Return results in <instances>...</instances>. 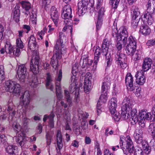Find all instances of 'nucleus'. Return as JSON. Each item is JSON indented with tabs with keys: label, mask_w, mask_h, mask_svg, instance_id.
Here are the masks:
<instances>
[{
	"label": "nucleus",
	"mask_w": 155,
	"mask_h": 155,
	"mask_svg": "<svg viewBox=\"0 0 155 155\" xmlns=\"http://www.w3.org/2000/svg\"><path fill=\"white\" fill-rule=\"evenodd\" d=\"M122 109L127 111H130L132 109V107L133 106L132 101L127 97H126L124 99L122 102Z\"/></svg>",
	"instance_id": "obj_17"
},
{
	"label": "nucleus",
	"mask_w": 155,
	"mask_h": 155,
	"mask_svg": "<svg viewBox=\"0 0 155 155\" xmlns=\"http://www.w3.org/2000/svg\"><path fill=\"white\" fill-rule=\"evenodd\" d=\"M147 12L150 13L155 12V0L152 1L151 5L150 1H149L146 5Z\"/></svg>",
	"instance_id": "obj_35"
},
{
	"label": "nucleus",
	"mask_w": 155,
	"mask_h": 155,
	"mask_svg": "<svg viewBox=\"0 0 155 155\" xmlns=\"http://www.w3.org/2000/svg\"><path fill=\"white\" fill-rule=\"evenodd\" d=\"M14 107L13 103L12 101H9L8 104L7 111L8 113H9L10 115L11 116L12 119V117L15 114V111L13 110Z\"/></svg>",
	"instance_id": "obj_32"
},
{
	"label": "nucleus",
	"mask_w": 155,
	"mask_h": 155,
	"mask_svg": "<svg viewBox=\"0 0 155 155\" xmlns=\"http://www.w3.org/2000/svg\"><path fill=\"white\" fill-rule=\"evenodd\" d=\"M64 94H65V97L67 100V102L68 104H65L64 102L63 101H61V106H64L65 108H66L68 107V104L69 107L71 106V99L69 94V93L68 91L64 90Z\"/></svg>",
	"instance_id": "obj_26"
},
{
	"label": "nucleus",
	"mask_w": 155,
	"mask_h": 155,
	"mask_svg": "<svg viewBox=\"0 0 155 155\" xmlns=\"http://www.w3.org/2000/svg\"><path fill=\"white\" fill-rule=\"evenodd\" d=\"M142 150L141 149H136L134 152V155H142Z\"/></svg>",
	"instance_id": "obj_64"
},
{
	"label": "nucleus",
	"mask_w": 155,
	"mask_h": 155,
	"mask_svg": "<svg viewBox=\"0 0 155 155\" xmlns=\"http://www.w3.org/2000/svg\"><path fill=\"white\" fill-rule=\"evenodd\" d=\"M24 47V45L20 38L16 40V45L12 47L10 43L7 42L5 46L6 53L10 54L11 56L15 55L19 56L21 54V49Z\"/></svg>",
	"instance_id": "obj_3"
},
{
	"label": "nucleus",
	"mask_w": 155,
	"mask_h": 155,
	"mask_svg": "<svg viewBox=\"0 0 155 155\" xmlns=\"http://www.w3.org/2000/svg\"><path fill=\"white\" fill-rule=\"evenodd\" d=\"M29 120L30 119L26 117H24L22 118V126L24 127H27L29 123Z\"/></svg>",
	"instance_id": "obj_59"
},
{
	"label": "nucleus",
	"mask_w": 155,
	"mask_h": 155,
	"mask_svg": "<svg viewBox=\"0 0 155 155\" xmlns=\"http://www.w3.org/2000/svg\"><path fill=\"white\" fill-rule=\"evenodd\" d=\"M5 87L7 91L20 96V104L24 106L26 112L34 108L33 105L30 104L31 98L29 91H26L24 92L20 93V86L15 81H7L5 83Z\"/></svg>",
	"instance_id": "obj_1"
},
{
	"label": "nucleus",
	"mask_w": 155,
	"mask_h": 155,
	"mask_svg": "<svg viewBox=\"0 0 155 155\" xmlns=\"http://www.w3.org/2000/svg\"><path fill=\"white\" fill-rule=\"evenodd\" d=\"M46 137L47 140V144L48 145H49L50 144L51 139L52 135H51L50 133L48 132L47 133Z\"/></svg>",
	"instance_id": "obj_58"
},
{
	"label": "nucleus",
	"mask_w": 155,
	"mask_h": 155,
	"mask_svg": "<svg viewBox=\"0 0 155 155\" xmlns=\"http://www.w3.org/2000/svg\"><path fill=\"white\" fill-rule=\"evenodd\" d=\"M139 32L144 36H146L149 35L151 33V29L146 24H142L140 26Z\"/></svg>",
	"instance_id": "obj_22"
},
{
	"label": "nucleus",
	"mask_w": 155,
	"mask_h": 155,
	"mask_svg": "<svg viewBox=\"0 0 155 155\" xmlns=\"http://www.w3.org/2000/svg\"><path fill=\"white\" fill-rule=\"evenodd\" d=\"M131 14L133 18H140L141 16L140 15V12L139 8L135 6H133L131 10Z\"/></svg>",
	"instance_id": "obj_33"
},
{
	"label": "nucleus",
	"mask_w": 155,
	"mask_h": 155,
	"mask_svg": "<svg viewBox=\"0 0 155 155\" xmlns=\"http://www.w3.org/2000/svg\"><path fill=\"white\" fill-rule=\"evenodd\" d=\"M53 80L51 75L49 74H47L46 77L45 86L46 88L49 89L51 91H53L54 89V86L52 84Z\"/></svg>",
	"instance_id": "obj_29"
},
{
	"label": "nucleus",
	"mask_w": 155,
	"mask_h": 155,
	"mask_svg": "<svg viewBox=\"0 0 155 155\" xmlns=\"http://www.w3.org/2000/svg\"><path fill=\"white\" fill-rule=\"evenodd\" d=\"M28 47L31 50V51H33L34 52L37 53L35 52V50L36 49V48L37 47V43L36 41V39L34 35H31L29 38L28 42ZM34 55V54L33 55Z\"/></svg>",
	"instance_id": "obj_21"
},
{
	"label": "nucleus",
	"mask_w": 155,
	"mask_h": 155,
	"mask_svg": "<svg viewBox=\"0 0 155 155\" xmlns=\"http://www.w3.org/2000/svg\"><path fill=\"white\" fill-rule=\"evenodd\" d=\"M151 113L148 112L146 110H142L139 113L138 122L140 126L143 127L145 126V120H149L151 119Z\"/></svg>",
	"instance_id": "obj_8"
},
{
	"label": "nucleus",
	"mask_w": 155,
	"mask_h": 155,
	"mask_svg": "<svg viewBox=\"0 0 155 155\" xmlns=\"http://www.w3.org/2000/svg\"><path fill=\"white\" fill-rule=\"evenodd\" d=\"M91 74H89L85 78L84 83V89L85 91H89L91 85Z\"/></svg>",
	"instance_id": "obj_24"
},
{
	"label": "nucleus",
	"mask_w": 155,
	"mask_h": 155,
	"mask_svg": "<svg viewBox=\"0 0 155 155\" xmlns=\"http://www.w3.org/2000/svg\"><path fill=\"white\" fill-rule=\"evenodd\" d=\"M146 45L147 46L150 47L155 45V38L148 40L147 42Z\"/></svg>",
	"instance_id": "obj_60"
},
{
	"label": "nucleus",
	"mask_w": 155,
	"mask_h": 155,
	"mask_svg": "<svg viewBox=\"0 0 155 155\" xmlns=\"http://www.w3.org/2000/svg\"><path fill=\"white\" fill-rule=\"evenodd\" d=\"M104 57H105L107 61V66H109L111 64V55L110 53L107 54L103 55Z\"/></svg>",
	"instance_id": "obj_52"
},
{
	"label": "nucleus",
	"mask_w": 155,
	"mask_h": 155,
	"mask_svg": "<svg viewBox=\"0 0 155 155\" xmlns=\"http://www.w3.org/2000/svg\"><path fill=\"white\" fill-rule=\"evenodd\" d=\"M61 33H59V38L56 41L54 47V52L55 54L51 58V64L53 68L56 69L58 65V59L61 58V54H64L66 52V48L64 46V42L65 43L67 41L66 37L60 36Z\"/></svg>",
	"instance_id": "obj_2"
},
{
	"label": "nucleus",
	"mask_w": 155,
	"mask_h": 155,
	"mask_svg": "<svg viewBox=\"0 0 155 155\" xmlns=\"http://www.w3.org/2000/svg\"><path fill=\"white\" fill-rule=\"evenodd\" d=\"M6 147L5 146V147L7 153L11 155H16L17 153V147L12 145H10L8 143H6Z\"/></svg>",
	"instance_id": "obj_23"
},
{
	"label": "nucleus",
	"mask_w": 155,
	"mask_h": 155,
	"mask_svg": "<svg viewBox=\"0 0 155 155\" xmlns=\"http://www.w3.org/2000/svg\"><path fill=\"white\" fill-rule=\"evenodd\" d=\"M110 84V78L108 76L106 77L104 79V81L102 83L101 87V89L103 92L109 89Z\"/></svg>",
	"instance_id": "obj_25"
},
{
	"label": "nucleus",
	"mask_w": 155,
	"mask_h": 155,
	"mask_svg": "<svg viewBox=\"0 0 155 155\" xmlns=\"http://www.w3.org/2000/svg\"><path fill=\"white\" fill-rule=\"evenodd\" d=\"M7 138L4 134H0V143L4 144L6 147V143H8L7 141Z\"/></svg>",
	"instance_id": "obj_51"
},
{
	"label": "nucleus",
	"mask_w": 155,
	"mask_h": 155,
	"mask_svg": "<svg viewBox=\"0 0 155 155\" xmlns=\"http://www.w3.org/2000/svg\"><path fill=\"white\" fill-rule=\"evenodd\" d=\"M149 12H147L145 13L143 15V18L144 19V21L146 22L148 25H151L154 22L153 18L152 16V14Z\"/></svg>",
	"instance_id": "obj_27"
},
{
	"label": "nucleus",
	"mask_w": 155,
	"mask_h": 155,
	"mask_svg": "<svg viewBox=\"0 0 155 155\" xmlns=\"http://www.w3.org/2000/svg\"><path fill=\"white\" fill-rule=\"evenodd\" d=\"M72 20L71 18H65L64 19V24L65 25H67L68 26H71V25Z\"/></svg>",
	"instance_id": "obj_63"
},
{
	"label": "nucleus",
	"mask_w": 155,
	"mask_h": 155,
	"mask_svg": "<svg viewBox=\"0 0 155 155\" xmlns=\"http://www.w3.org/2000/svg\"><path fill=\"white\" fill-rule=\"evenodd\" d=\"M134 137L135 141L138 144H141L143 142V141H145L143 140L142 136H134Z\"/></svg>",
	"instance_id": "obj_54"
},
{
	"label": "nucleus",
	"mask_w": 155,
	"mask_h": 155,
	"mask_svg": "<svg viewBox=\"0 0 155 155\" xmlns=\"http://www.w3.org/2000/svg\"><path fill=\"white\" fill-rule=\"evenodd\" d=\"M82 58H83V66L85 67L87 65L88 57L86 55L84 57H82L81 59Z\"/></svg>",
	"instance_id": "obj_61"
},
{
	"label": "nucleus",
	"mask_w": 155,
	"mask_h": 155,
	"mask_svg": "<svg viewBox=\"0 0 155 155\" xmlns=\"http://www.w3.org/2000/svg\"><path fill=\"white\" fill-rule=\"evenodd\" d=\"M57 147L56 148L57 155H61L60 150L62 148L63 145L61 135V132L60 130H58L57 134Z\"/></svg>",
	"instance_id": "obj_13"
},
{
	"label": "nucleus",
	"mask_w": 155,
	"mask_h": 155,
	"mask_svg": "<svg viewBox=\"0 0 155 155\" xmlns=\"http://www.w3.org/2000/svg\"><path fill=\"white\" fill-rule=\"evenodd\" d=\"M43 7L46 9L49 7L50 4L51 3L50 0H42Z\"/></svg>",
	"instance_id": "obj_56"
},
{
	"label": "nucleus",
	"mask_w": 155,
	"mask_h": 155,
	"mask_svg": "<svg viewBox=\"0 0 155 155\" xmlns=\"http://www.w3.org/2000/svg\"><path fill=\"white\" fill-rule=\"evenodd\" d=\"M26 68L24 64L19 65L17 70V74L19 80L24 82L25 78Z\"/></svg>",
	"instance_id": "obj_14"
},
{
	"label": "nucleus",
	"mask_w": 155,
	"mask_h": 155,
	"mask_svg": "<svg viewBox=\"0 0 155 155\" xmlns=\"http://www.w3.org/2000/svg\"><path fill=\"white\" fill-rule=\"evenodd\" d=\"M34 53L31 59L30 64V69L34 73H37L38 72V64L39 61V57L37 53Z\"/></svg>",
	"instance_id": "obj_10"
},
{
	"label": "nucleus",
	"mask_w": 155,
	"mask_h": 155,
	"mask_svg": "<svg viewBox=\"0 0 155 155\" xmlns=\"http://www.w3.org/2000/svg\"><path fill=\"white\" fill-rule=\"evenodd\" d=\"M127 45L125 50L127 54L131 56L136 51L137 48V41L135 38L130 36L128 38L126 42Z\"/></svg>",
	"instance_id": "obj_6"
},
{
	"label": "nucleus",
	"mask_w": 155,
	"mask_h": 155,
	"mask_svg": "<svg viewBox=\"0 0 155 155\" xmlns=\"http://www.w3.org/2000/svg\"><path fill=\"white\" fill-rule=\"evenodd\" d=\"M97 11L98 13V20H101L102 16L104 14L105 11L104 7H101L99 9L97 10Z\"/></svg>",
	"instance_id": "obj_47"
},
{
	"label": "nucleus",
	"mask_w": 155,
	"mask_h": 155,
	"mask_svg": "<svg viewBox=\"0 0 155 155\" xmlns=\"http://www.w3.org/2000/svg\"><path fill=\"white\" fill-rule=\"evenodd\" d=\"M140 18H133L132 17L131 21V25L132 27L134 28H136L138 25V23L140 21Z\"/></svg>",
	"instance_id": "obj_44"
},
{
	"label": "nucleus",
	"mask_w": 155,
	"mask_h": 155,
	"mask_svg": "<svg viewBox=\"0 0 155 155\" xmlns=\"http://www.w3.org/2000/svg\"><path fill=\"white\" fill-rule=\"evenodd\" d=\"M152 63V60L150 58H146L143 59L142 69L144 72L147 71L150 68Z\"/></svg>",
	"instance_id": "obj_20"
},
{
	"label": "nucleus",
	"mask_w": 155,
	"mask_h": 155,
	"mask_svg": "<svg viewBox=\"0 0 155 155\" xmlns=\"http://www.w3.org/2000/svg\"><path fill=\"white\" fill-rule=\"evenodd\" d=\"M108 106L110 112H113L116 110L117 107V100L115 97H113L109 101Z\"/></svg>",
	"instance_id": "obj_28"
},
{
	"label": "nucleus",
	"mask_w": 155,
	"mask_h": 155,
	"mask_svg": "<svg viewBox=\"0 0 155 155\" xmlns=\"http://www.w3.org/2000/svg\"><path fill=\"white\" fill-rule=\"evenodd\" d=\"M4 68L3 65H0V80L2 81H3L5 78V73Z\"/></svg>",
	"instance_id": "obj_53"
},
{
	"label": "nucleus",
	"mask_w": 155,
	"mask_h": 155,
	"mask_svg": "<svg viewBox=\"0 0 155 155\" xmlns=\"http://www.w3.org/2000/svg\"><path fill=\"white\" fill-rule=\"evenodd\" d=\"M30 82L29 84L33 87H35L38 84V81L37 78L36 76L32 77L31 79L29 81Z\"/></svg>",
	"instance_id": "obj_43"
},
{
	"label": "nucleus",
	"mask_w": 155,
	"mask_h": 155,
	"mask_svg": "<svg viewBox=\"0 0 155 155\" xmlns=\"http://www.w3.org/2000/svg\"><path fill=\"white\" fill-rule=\"evenodd\" d=\"M107 93L106 92H105L104 94L101 95L97 103L98 105H102L103 103L106 102L107 98Z\"/></svg>",
	"instance_id": "obj_39"
},
{
	"label": "nucleus",
	"mask_w": 155,
	"mask_h": 155,
	"mask_svg": "<svg viewBox=\"0 0 155 155\" xmlns=\"http://www.w3.org/2000/svg\"><path fill=\"white\" fill-rule=\"evenodd\" d=\"M112 32V36L114 37H116L117 39H120L122 40L124 45L126 44L127 42V38L128 36V34L127 29L125 27H122L120 28V32L118 34H116V32Z\"/></svg>",
	"instance_id": "obj_9"
},
{
	"label": "nucleus",
	"mask_w": 155,
	"mask_h": 155,
	"mask_svg": "<svg viewBox=\"0 0 155 155\" xmlns=\"http://www.w3.org/2000/svg\"><path fill=\"white\" fill-rule=\"evenodd\" d=\"M109 45V41L107 39H104L103 42L102 46L101 54L102 55L107 54Z\"/></svg>",
	"instance_id": "obj_30"
},
{
	"label": "nucleus",
	"mask_w": 155,
	"mask_h": 155,
	"mask_svg": "<svg viewBox=\"0 0 155 155\" xmlns=\"http://www.w3.org/2000/svg\"><path fill=\"white\" fill-rule=\"evenodd\" d=\"M79 71V64L78 63H75L72 66V74L76 75Z\"/></svg>",
	"instance_id": "obj_48"
},
{
	"label": "nucleus",
	"mask_w": 155,
	"mask_h": 155,
	"mask_svg": "<svg viewBox=\"0 0 155 155\" xmlns=\"http://www.w3.org/2000/svg\"><path fill=\"white\" fill-rule=\"evenodd\" d=\"M62 77V72L61 70H60L59 71L58 74L55 77V79L56 80L55 86L56 89V94L57 97V101H60L61 100L63 97L62 95L61 92V87L60 86V81H61ZM58 102L57 101L56 104V107L57 108V112L59 113L61 112V108L59 109L58 108Z\"/></svg>",
	"instance_id": "obj_5"
},
{
	"label": "nucleus",
	"mask_w": 155,
	"mask_h": 155,
	"mask_svg": "<svg viewBox=\"0 0 155 155\" xmlns=\"http://www.w3.org/2000/svg\"><path fill=\"white\" fill-rule=\"evenodd\" d=\"M143 129L141 128H137L135 131L134 134V136H142Z\"/></svg>",
	"instance_id": "obj_55"
},
{
	"label": "nucleus",
	"mask_w": 155,
	"mask_h": 155,
	"mask_svg": "<svg viewBox=\"0 0 155 155\" xmlns=\"http://www.w3.org/2000/svg\"><path fill=\"white\" fill-rule=\"evenodd\" d=\"M134 53L132 54L131 56L132 58L135 61L139 60L141 58V53L140 51H136Z\"/></svg>",
	"instance_id": "obj_40"
},
{
	"label": "nucleus",
	"mask_w": 155,
	"mask_h": 155,
	"mask_svg": "<svg viewBox=\"0 0 155 155\" xmlns=\"http://www.w3.org/2000/svg\"><path fill=\"white\" fill-rule=\"evenodd\" d=\"M115 39L117 40L115 46L117 51V52H121L123 47L122 44V41L116 38Z\"/></svg>",
	"instance_id": "obj_41"
},
{
	"label": "nucleus",
	"mask_w": 155,
	"mask_h": 155,
	"mask_svg": "<svg viewBox=\"0 0 155 155\" xmlns=\"http://www.w3.org/2000/svg\"><path fill=\"white\" fill-rule=\"evenodd\" d=\"M143 150L147 154H149L151 151V147L149 146L148 142L146 141H143L141 143Z\"/></svg>",
	"instance_id": "obj_37"
},
{
	"label": "nucleus",
	"mask_w": 155,
	"mask_h": 155,
	"mask_svg": "<svg viewBox=\"0 0 155 155\" xmlns=\"http://www.w3.org/2000/svg\"><path fill=\"white\" fill-rule=\"evenodd\" d=\"M123 110L121 113V114L120 115V117H122L123 118L128 119L130 118V115H129V112L130 111H127L124 110L122 109Z\"/></svg>",
	"instance_id": "obj_49"
},
{
	"label": "nucleus",
	"mask_w": 155,
	"mask_h": 155,
	"mask_svg": "<svg viewBox=\"0 0 155 155\" xmlns=\"http://www.w3.org/2000/svg\"><path fill=\"white\" fill-rule=\"evenodd\" d=\"M121 52H117V54L115 56V60L116 63L119 67L123 69L125 68L127 66V64L126 63V56L124 54Z\"/></svg>",
	"instance_id": "obj_12"
},
{
	"label": "nucleus",
	"mask_w": 155,
	"mask_h": 155,
	"mask_svg": "<svg viewBox=\"0 0 155 155\" xmlns=\"http://www.w3.org/2000/svg\"><path fill=\"white\" fill-rule=\"evenodd\" d=\"M12 127L17 133V136L15 138V141L21 146H23L27 140L25 133L21 130V127L18 123L14 122Z\"/></svg>",
	"instance_id": "obj_4"
},
{
	"label": "nucleus",
	"mask_w": 155,
	"mask_h": 155,
	"mask_svg": "<svg viewBox=\"0 0 155 155\" xmlns=\"http://www.w3.org/2000/svg\"><path fill=\"white\" fill-rule=\"evenodd\" d=\"M12 15L14 20L16 22L19 21V9L15 10Z\"/></svg>",
	"instance_id": "obj_45"
},
{
	"label": "nucleus",
	"mask_w": 155,
	"mask_h": 155,
	"mask_svg": "<svg viewBox=\"0 0 155 155\" xmlns=\"http://www.w3.org/2000/svg\"><path fill=\"white\" fill-rule=\"evenodd\" d=\"M137 110L135 108H134L130 110L129 113H130L131 114V118L133 121L135 123L138 122V116L137 114Z\"/></svg>",
	"instance_id": "obj_36"
},
{
	"label": "nucleus",
	"mask_w": 155,
	"mask_h": 155,
	"mask_svg": "<svg viewBox=\"0 0 155 155\" xmlns=\"http://www.w3.org/2000/svg\"><path fill=\"white\" fill-rule=\"evenodd\" d=\"M148 131L155 141V123H152L150 124Z\"/></svg>",
	"instance_id": "obj_34"
},
{
	"label": "nucleus",
	"mask_w": 155,
	"mask_h": 155,
	"mask_svg": "<svg viewBox=\"0 0 155 155\" xmlns=\"http://www.w3.org/2000/svg\"><path fill=\"white\" fill-rule=\"evenodd\" d=\"M135 76L136 78V82L140 85H143L145 82L146 79L142 71L137 72Z\"/></svg>",
	"instance_id": "obj_15"
},
{
	"label": "nucleus",
	"mask_w": 155,
	"mask_h": 155,
	"mask_svg": "<svg viewBox=\"0 0 155 155\" xmlns=\"http://www.w3.org/2000/svg\"><path fill=\"white\" fill-rule=\"evenodd\" d=\"M125 83L127 89L130 91H133L136 93L135 90L140 91V88L133 85V79L130 73H127L125 77Z\"/></svg>",
	"instance_id": "obj_11"
},
{
	"label": "nucleus",
	"mask_w": 155,
	"mask_h": 155,
	"mask_svg": "<svg viewBox=\"0 0 155 155\" xmlns=\"http://www.w3.org/2000/svg\"><path fill=\"white\" fill-rule=\"evenodd\" d=\"M55 116V115L53 111H52L51 113V116L48 121L49 126L51 128H53L54 127V118Z\"/></svg>",
	"instance_id": "obj_42"
},
{
	"label": "nucleus",
	"mask_w": 155,
	"mask_h": 155,
	"mask_svg": "<svg viewBox=\"0 0 155 155\" xmlns=\"http://www.w3.org/2000/svg\"><path fill=\"white\" fill-rule=\"evenodd\" d=\"M64 118L66 121H70V114L68 111H66L65 112L64 115Z\"/></svg>",
	"instance_id": "obj_62"
},
{
	"label": "nucleus",
	"mask_w": 155,
	"mask_h": 155,
	"mask_svg": "<svg viewBox=\"0 0 155 155\" xmlns=\"http://www.w3.org/2000/svg\"><path fill=\"white\" fill-rule=\"evenodd\" d=\"M20 3L22 5V8L25 9L27 12L26 14L28 15L30 12L28 11L31 8L30 3L28 2L25 1H21Z\"/></svg>",
	"instance_id": "obj_38"
},
{
	"label": "nucleus",
	"mask_w": 155,
	"mask_h": 155,
	"mask_svg": "<svg viewBox=\"0 0 155 155\" xmlns=\"http://www.w3.org/2000/svg\"><path fill=\"white\" fill-rule=\"evenodd\" d=\"M71 14V9L70 5H67L65 6L61 14V17L63 19L71 18L72 16Z\"/></svg>",
	"instance_id": "obj_19"
},
{
	"label": "nucleus",
	"mask_w": 155,
	"mask_h": 155,
	"mask_svg": "<svg viewBox=\"0 0 155 155\" xmlns=\"http://www.w3.org/2000/svg\"><path fill=\"white\" fill-rule=\"evenodd\" d=\"M69 91L71 93L76 94V86L75 84H71L69 87Z\"/></svg>",
	"instance_id": "obj_57"
},
{
	"label": "nucleus",
	"mask_w": 155,
	"mask_h": 155,
	"mask_svg": "<svg viewBox=\"0 0 155 155\" xmlns=\"http://www.w3.org/2000/svg\"><path fill=\"white\" fill-rule=\"evenodd\" d=\"M111 115L114 119L116 121H118L120 117V115L119 113L117 112L116 110L113 112H110Z\"/></svg>",
	"instance_id": "obj_46"
},
{
	"label": "nucleus",
	"mask_w": 155,
	"mask_h": 155,
	"mask_svg": "<svg viewBox=\"0 0 155 155\" xmlns=\"http://www.w3.org/2000/svg\"><path fill=\"white\" fill-rule=\"evenodd\" d=\"M51 16L53 22L56 26L59 21V15L56 8L54 6H52L51 8Z\"/></svg>",
	"instance_id": "obj_18"
},
{
	"label": "nucleus",
	"mask_w": 155,
	"mask_h": 155,
	"mask_svg": "<svg viewBox=\"0 0 155 155\" xmlns=\"http://www.w3.org/2000/svg\"><path fill=\"white\" fill-rule=\"evenodd\" d=\"M126 141V149L123 147V142L122 139L120 138V148L123 150L124 154L127 155V151L130 153H132L134 150V147L133 146V141L129 135H127L125 138Z\"/></svg>",
	"instance_id": "obj_7"
},
{
	"label": "nucleus",
	"mask_w": 155,
	"mask_h": 155,
	"mask_svg": "<svg viewBox=\"0 0 155 155\" xmlns=\"http://www.w3.org/2000/svg\"><path fill=\"white\" fill-rule=\"evenodd\" d=\"M87 2L85 0H82L78 3V12L79 15H83L87 9Z\"/></svg>",
	"instance_id": "obj_16"
},
{
	"label": "nucleus",
	"mask_w": 155,
	"mask_h": 155,
	"mask_svg": "<svg viewBox=\"0 0 155 155\" xmlns=\"http://www.w3.org/2000/svg\"><path fill=\"white\" fill-rule=\"evenodd\" d=\"M101 49L100 47L97 46L94 53V63L96 65H97L99 61V58L100 57Z\"/></svg>",
	"instance_id": "obj_31"
},
{
	"label": "nucleus",
	"mask_w": 155,
	"mask_h": 155,
	"mask_svg": "<svg viewBox=\"0 0 155 155\" xmlns=\"http://www.w3.org/2000/svg\"><path fill=\"white\" fill-rule=\"evenodd\" d=\"M120 0H110L109 3L112 7L114 9L117 8Z\"/></svg>",
	"instance_id": "obj_50"
}]
</instances>
